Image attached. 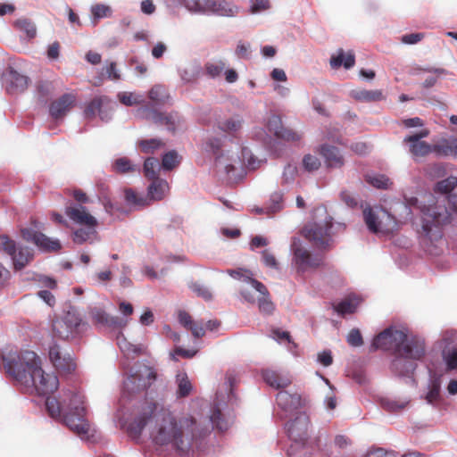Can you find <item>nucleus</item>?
I'll use <instances>...</instances> for the list:
<instances>
[{"label": "nucleus", "instance_id": "f257e3e1", "mask_svg": "<svg viewBox=\"0 0 457 457\" xmlns=\"http://www.w3.org/2000/svg\"><path fill=\"white\" fill-rule=\"evenodd\" d=\"M152 424L151 436L156 445H170L183 453H187L195 441L209 432L192 415L187 414L178 420L170 410L160 406L155 401L145 400L138 415L130 423L129 431L130 435L139 436L143 429Z\"/></svg>", "mask_w": 457, "mask_h": 457}, {"label": "nucleus", "instance_id": "f03ea898", "mask_svg": "<svg viewBox=\"0 0 457 457\" xmlns=\"http://www.w3.org/2000/svg\"><path fill=\"white\" fill-rule=\"evenodd\" d=\"M4 361L6 371L28 390L45 395L58 388L57 377L42 370L38 357L32 351L19 353L15 356L4 359Z\"/></svg>", "mask_w": 457, "mask_h": 457}, {"label": "nucleus", "instance_id": "7ed1b4c3", "mask_svg": "<svg viewBox=\"0 0 457 457\" xmlns=\"http://www.w3.org/2000/svg\"><path fill=\"white\" fill-rule=\"evenodd\" d=\"M371 347L393 351L395 355L420 360L426 353L425 341L418 336H408L404 331L388 328L376 336Z\"/></svg>", "mask_w": 457, "mask_h": 457}, {"label": "nucleus", "instance_id": "20e7f679", "mask_svg": "<svg viewBox=\"0 0 457 457\" xmlns=\"http://www.w3.org/2000/svg\"><path fill=\"white\" fill-rule=\"evenodd\" d=\"M421 212V233L429 240L442 237V228L450 224L457 212V195H448L435 204L423 206Z\"/></svg>", "mask_w": 457, "mask_h": 457}, {"label": "nucleus", "instance_id": "39448f33", "mask_svg": "<svg viewBox=\"0 0 457 457\" xmlns=\"http://www.w3.org/2000/svg\"><path fill=\"white\" fill-rule=\"evenodd\" d=\"M83 396L78 393H72L70 399L68 411H63L61 403L54 397H47L46 407L49 415L54 419L62 418L65 425L81 438L88 436L90 426L85 419L86 409L84 407Z\"/></svg>", "mask_w": 457, "mask_h": 457}, {"label": "nucleus", "instance_id": "423d86ee", "mask_svg": "<svg viewBox=\"0 0 457 457\" xmlns=\"http://www.w3.org/2000/svg\"><path fill=\"white\" fill-rule=\"evenodd\" d=\"M156 378L157 373L153 367L140 364L124 381V390L129 395L145 391L153 385Z\"/></svg>", "mask_w": 457, "mask_h": 457}, {"label": "nucleus", "instance_id": "0eeeda50", "mask_svg": "<svg viewBox=\"0 0 457 457\" xmlns=\"http://www.w3.org/2000/svg\"><path fill=\"white\" fill-rule=\"evenodd\" d=\"M82 320L78 312L72 309L68 311L63 317L53 321V331L61 339H68L75 337L79 332Z\"/></svg>", "mask_w": 457, "mask_h": 457}, {"label": "nucleus", "instance_id": "6e6552de", "mask_svg": "<svg viewBox=\"0 0 457 457\" xmlns=\"http://www.w3.org/2000/svg\"><path fill=\"white\" fill-rule=\"evenodd\" d=\"M139 115L145 120L151 121L157 125L165 126L166 129L174 132L177 126L179 125L181 118L178 112H158L148 105L142 106L138 109Z\"/></svg>", "mask_w": 457, "mask_h": 457}, {"label": "nucleus", "instance_id": "1a4fd4ad", "mask_svg": "<svg viewBox=\"0 0 457 457\" xmlns=\"http://www.w3.org/2000/svg\"><path fill=\"white\" fill-rule=\"evenodd\" d=\"M332 228V218L327 216L322 223L312 222L304 226L303 235L317 246L323 247L328 245Z\"/></svg>", "mask_w": 457, "mask_h": 457}, {"label": "nucleus", "instance_id": "9d476101", "mask_svg": "<svg viewBox=\"0 0 457 457\" xmlns=\"http://www.w3.org/2000/svg\"><path fill=\"white\" fill-rule=\"evenodd\" d=\"M291 248L298 272H304L308 269L318 268L323 262V257L321 255H312L307 249L301 245L298 239H294Z\"/></svg>", "mask_w": 457, "mask_h": 457}, {"label": "nucleus", "instance_id": "9b49d317", "mask_svg": "<svg viewBox=\"0 0 457 457\" xmlns=\"http://www.w3.org/2000/svg\"><path fill=\"white\" fill-rule=\"evenodd\" d=\"M49 359L60 373L70 374L76 370L77 365L71 354L56 344L49 348Z\"/></svg>", "mask_w": 457, "mask_h": 457}, {"label": "nucleus", "instance_id": "f8f14e48", "mask_svg": "<svg viewBox=\"0 0 457 457\" xmlns=\"http://www.w3.org/2000/svg\"><path fill=\"white\" fill-rule=\"evenodd\" d=\"M310 427V419L304 413H299L295 420L287 424V431L290 439L302 446L308 439V430Z\"/></svg>", "mask_w": 457, "mask_h": 457}, {"label": "nucleus", "instance_id": "ddd939ff", "mask_svg": "<svg viewBox=\"0 0 457 457\" xmlns=\"http://www.w3.org/2000/svg\"><path fill=\"white\" fill-rule=\"evenodd\" d=\"M112 112V103L106 96H96L87 104L84 114L86 118H95L96 114L99 115L103 121H108L111 119Z\"/></svg>", "mask_w": 457, "mask_h": 457}, {"label": "nucleus", "instance_id": "4468645a", "mask_svg": "<svg viewBox=\"0 0 457 457\" xmlns=\"http://www.w3.org/2000/svg\"><path fill=\"white\" fill-rule=\"evenodd\" d=\"M21 236L25 240L33 242L37 246L44 251L57 252L62 247L59 240L52 239L33 228H22Z\"/></svg>", "mask_w": 457, "mask_h": 457}, {"label": "nucleus", "instance_id": "2eb2a0df", "mask_svg": "<svg viewBox=\"0 0 457 457\" xmlns=\"http://www.w3.org/2000/svg\"><path fill=\"white\" fill-rule=\"evenodd\" d=\"M3 80L6 91L10 94H17L25 91L29 81L27 76L18 72L12 66H9L3 73Z\"/></svg>", "mask_w": 457, "mask_h": 457}, {"label": "nucleus", "instance_id": "dca6fc26", "mask_svg": "<svg viewBox=\"0 0 457 457\" xmlns=\"http://www.w3.org/2000/svg\"><path fill=\"white\" fill-rule=\"evenodd\" d=\"M65 214L74 223L81 226H97V220L81 204L66 206Z\"/></svg>", "mask_w": 457, "mask_h": 457}, {"label": "nucleus", "instance_id": "f3484780", "mask_svg": "<svg viewBox=\"0 0 457 457\" xmlns=\"http://www.w3.org/2000/svg\"><path fill=\"white\" fill-rule=\"evenodd\" d=\"M77 96L67 93L53 101L49 106V113L54 120L62 119L75 105Z\"/></svg>", "mask_w": 457, "mask_h": 457}, {"label": "nucleus", "instance_id": "a211bd4d", "mask_svg": "<svg viewBox=\"0 0 457 457\" xmlns=\"http://www.w3.org/2000/svg\"><path fill=\"white\" fill-rule=\"evenodd\" d=\"M251 285L261 294V297L258 299L260 312L264 315H271L275 311V304L270 300V293L265 285L256 279H253Z\"/></svg>", "mask_w": 457, "mask_h": 457}, {"label": "nucleus", "instance_id": "6ab92c4d", "mask_svg": "<svg viewBox=\"0 0 457 457\" xmlns=\"http://www.w3.org/2000/svg\"><path fill=\"white\" fill-rule=\"evenodd\" d=\"M277 403L285 411H294L302 406L301 395L295 393L281 390L277 394Z\"/></svg>", "mask_w": 457, "mask_h": 457}, {"label": "nucleus", "instance_id": "aec40b11", "mask_svg": "<svg viewBox=\"0 0 457 457\" xmlns=\"http://www.w3.org/2000/svg\"><path fill=\"white\" fill-rule=\"evenodd\" d=\"M244 125V119L239 114H235L218 122V129L233 137H237Z\"/></svg>", "mask_w": 457, "mask_h": 457}, {"label": "nucleus", "instance_id": "412c9836", "mask_svg": "<svg viewBox=\"0 0 457 457\" xmlns=\"http://www.w3.org/2000/svg\"><path fill=\"white\" fill-rule=\"evenodd\" d=\"M320 154L324 157L327 166L329 168H341L345 163L343 155L336 146L324 144L320 147Z\"/></svg>", "mask_w": 457, "mask_h": 457}, {"label": "nucleus", "instance_id": "4be33fe9", "mask_svg": "<svg viewBox=\"0 0 457 457\" xmlns=\"http://www.w3.org/2000/svg\"><path fill=\"white\" fill-rule=\"evenodd\" d=\"M238 8L225 0H209L207 12H212L220 16H234Z\"/></svg>", "mask_w": 457, "mask_h": 457}, {"label": "nucleus", "instance_id": "5701e85b", "mask_svg": "<svg viewBox=\"0 0 457 457\" xmlns=\"http://www.w3.org/2000/svg\"><path fill=\"white\" fill-rule=\"evenodd\" d=\"M403 142L409 144L410 153L415 157H424L433 153V145L418 140L416 137H406Z\"/></svg>", "mask_w": 457, "mask_h": 457}, {"label": "nucleus", "instance_id": "b1692460", "mask_svg": "<svg viewBox=\"0 0 457 457\" xmlns=\"http://www.w3.org/2000/svg\"><path fill=\"white\" fill-rule=\"evenodd\" d=\"M350 96L358 102L372 103L385 99L382 90L356 89L350 92Z\"/></svg>", "mask_w": 457, "mask_h": 457}, {"label": "nucleus", "instance_id": "393cba45", "mask_svg": "<svg viewBox=\"0 0 457 457\" xmlns=\"http://www.w3.org/2000/svg\"><path fill=\"white\" fill-rule=\"evenodd\" d=\"M262 378L269 386L276 389L285 388L292 383L290 378L271 370H263Z\"/></svg>", "mask_w": 457, "mask_h": 457}, {"label": "nucleus", "instance_id": "a878e982", "mask_svg": "<svg viewBox=\"0 0 457 457\" xmlns=\"http://www.w3.org/2000/svg\"><path fill=\"white\" fill-rule=\"evenodd\" d=\"M409 360L414 361L411 358L395 355L391 364L392 371L399 376H407L415 370L416 365Z\"/></svg>", "mask_w": 457, "mask_h": 457}, {"label": "nucleus", "instance_id": "bb28decb", "mask_svg": "<svg viewBox=\"0 0 457 457\" xmlns=\"http://www.w3.org/2000/svg\"><path fill=\"white\" fill-rule=\"evenodd\" d=\"M169 189V184L165 179H152V183L148 187V196L151 200L160 201L165 197Z\"/></svg>", "mask_w": 457, "mask_h": 457}, {"label": "nucleus", "instance_id": "cd10ccee", "mask_svg": "<svg viewBox=\"0 0 457 457\" xmlns=\"http://www.w3.org/2000/svg\"><path fill=\"white\" fill-rule=\"evenodd\" d=\"M355 63V58L353 52H348L346 55L343 49H339L337 55H333L330 59V65L334 69H337L342 65L345 69L352 68Z\"/></svg>", "mask_w": 457, "mask_h": 457}, {"label": "nucleus", "instance_id": "c85d7f7f", "mask_svg": "<svg viewBox=\"0 0 457 457\" xmlns=\"http://www.w3.org/2000/svg\"><path fill=\"white\" fill-rule=\"evenodd\" d=\"M363 219L370 232L378 233L384 231L378 215L370 206H366L363 209Z\"/></svg>", "mask_w": 457, "mask_h": 457}, {"label": "nucleus", "instance_id": "c756f323", "mask_svg": "<svg viewBox=\"0 0 457 457\" xmlns=\"http://www.w3.org/2000/svg\"><path fill=\"white\" fill-rule=\"evenodd\" d=\"M149 99L156 105H164L170 100V94L166 87L154 85L148 93Z\"/></svg>", "mask_w": 457, "mask_h": 457}, {"label": "nucleus", "instance_id": "7c9ffc66", "mask_svg": "<svg viewBox=\"0 0 457 457\" xmlns=\"http://www.w3.org/2000/svg\"><path fill=\"white\" fill-rule=\"evenodd\" d=\"M14 268L16 270L23 269L31 260L33 254L28 247L15 248V252L11 255Z\"/></svg>", "mask_w": 457, "mask_h": 457}, {"label": "nucleus", "instance_id": "2f4dec72", "mask_svg": "<svg viewBox=\"0 0 457 457\" xmlns=\"http://www.w3.org/2000/svg\"><path fill=\"white\" fill-rule=\"evenodd\" d=\"M97 226H84L76 229L72 234V240L75 244L81 245L91 240L96 236Z\"/></svg>", "mask_w": 457, "mask_h": 457}, {"label": "nucleus", "instance_id": "473e14b6", "mask_svg": "<svg viewBox=\"0 0 457 457\" xmlns=\"http://www.w3.org/2000/svg\"><path fill=\"white\" fill-rule=\"evenodd\" d=\"M453 148V138H442L433 145V153L437 156H452Z\"/></svg>", "mask_w": 457, "mask_h": 457}, {"label": "nucleus", "instance_id": "72a5a7b5", "mask_svg": "<svg viewBox=\"0 0 457 457\" xmlns=\"http://www.w3.org/2000/svg\"><path fill=\"white\" fill-rule=\"evenodd\" d=\"M226 62L222 60H212L204 64V74L209 78L215 79L219 77L224 69Z\"/></svg>", "mask_w": 457, "mask_h": 457}, {"label": "nucleus", "instance_id": "f704fd0d", "mask_svg": "<svg viewBox=\"0 0 457 457\" xmlns=\"http://www.w3.org/2000/svg\"><path fill=\"white\" fill-rule=\"evenodd\" d=\"M160 170V162L157 158L148 157L144 162V174L145 176L152 180L160 179L158 173Z\"/></svg>", "mask_w": 457, "mask_h": 457}, {"label": "nucleus", "instance_id": "c9c22d12", "mask_svg": "<svg viewBox=\"0 0 457 457\" xmlns=\"http://www.w3.org/2000/svg\"><path fill=\"white\" fill-rule=\"evenodd\" d=\"M360 301L358 298H351L347 297L337 305L334 306V309L337 312L341 315L353 313L359 304Z\"/></svg>", "mask_w": 457, "mask_h": 457}, {"label": "nucleus", "instance_id": "e433bc0d", "mask_svg": "<svg viewBox=\"0 0 457 457\" xmlns=\"http://www.w3.org/2000/svg\"><path fill=\"white\" fill-rule=\"evenodd\" d=\"M138 146L145 154H154L155 151L163 148L165 143L158 138L143 139L138 142Z\"/></svg>", "mask_w": 457, "mask_h": 457}, {"label": "nucleus", "instance_id": "4c0bfd02", "mask_svg": "<svg viewBox=\"0 0 457 457\" xmlns=\"http://www.w3.org/2000/svg\"><path fill=\"white\" fill-rule=\"evenodd\" d=\"M176 380L178 383V396L182 398L189 395L193 387L186 373H179L177 375Z\"/></svg>", "mask_w": 457, "mask_h": 457}, {"label": "nucleus", "instance_id": "58836bf2", "mask_svg": "<svg viewBox=\"0 0 457 457\" xmlns=\"http://www.w3.org/2000/svg\"><path fill=\"white\" fill-rule=\"evenodd\" d=\"M457 187V177L450 176L445 179L438 181L434 187L436 193L444 195L450 194Z\"/></svg>", "mask_w": 457, "mask_h": 457}, {"label": "nucleus", "instance_id": "ea45409f", "mask_svg": "<svg viewBox=\"0 0 457 457\" xmlns=\"http://www.w3.org/2000/svg\"><path fill=\"white\" fill-rule=\"evenodd\" d=\"M119 101L126 106H134L141 104L145 102L142 96L132 92H120L118 94Z\"/></svg>", "mask_w": 457, "mask_h": 457}, {"label": "nucleus", "instance_id": "a19ab883", "mask_svg": "<svg viewBox=\"0 0 457 457\" xmlns=\"http://www.w3.org/2000/svg\"><path fill=\"white\" fill-rule=\"evenodd\" d=\"M14 27L26 33L28 37L33 38L36 36L37 29L35 24L27 18H21L14 21Z\"/></svg>", "mask_w": 457, "mask_h": 457}, {"label": "nucleus", "instance_id": "79ce46f5", "mask_svg": "<svg viewBox=\"0 0 457 457\" xmlns=\"http://www.w3.org/2000/svg\"><path fill=\"white\" fill-rule=\"evenodd\" d=\"M93 322L102 325H114V318H111L107 313L100 308H94L90 312Z\"/></svg>", "mask_w": 457, "mask_h": 457}, {"label": "nucleus", "instance_id": "37998d69", "mask_svg": "<svg viewBox=\"0 0 457 457\" xmlns=\"http://www.w3.org/2000/svg\"><path fill=\"white\" fill-rule=\"evenodd\" d=\"M365 180L367 183L378 189H387L392 184L390 179L385 175H367Z\"/></svg>", "mask_w": 457, "mask_h": 457}, {"label": "nucleus", "instance_id": "c03bdc74", "mask_svg": "<svg viewBox=\"0 0 457 457\" xmlns=\"http://www.w3.org/2000/svg\"><path fill=\"white\" fill-rule=\"evenodd\" d=\"M283 208V194L281 192H274L271 194L270 203L265 209L267 212H277Z\"/></svg>", "mask_w": 457, "mask_h": 457}, {"label": "nucleus", "instance_id": "a18cd8bd", "mask_svg": "<svg viewBox=\"0 0 457 457\" xmlns=\"http://www.w3.org/2000/svg\"><path fill=\"white\" fill-rule=\"evenodd\" d=\"M180 160L176 151L172 150L162 156V167L166 170H170L179 165Z\"/></svg>", "mask_w": 457, "mask_h": 457}, {"label": "nucleus", "instance_id": "49530a36", "mask_svg": "<svg viewBox=\"0 0 457 457\" xmlns=\"http://www.w3.org/2000/svg\"><path fill=\"white\" fill-rule=\"evenodd\" d=\"M209 0H183L185 7L194 12H207Z\"/></svg>", "mask_w": 457, "mask_h": 457}, {"label": "nucleus", "instance_id": "de8ad7c7", "mask_svg": "<svg viewBox=\"0 0 457 457\" xmlns=\"http://www.w3.org/2000/svg\"><path fill=\"white\" fill-rule=\"evenodd\" d=\"M201 73V67L199 65H193L186 68L180 71V77L185 82L195 81Z\"/></svg>", "mask_w": 457, "mask_h": 457}, {"label": "nucleus", "instance_id": "09e8293b", "mask_svg": "<svg viewBox=\"0 0 457 457\" xmlns=\"http://www.w3.org/2000/svg\"><path fill=\"white\" fill-rule=\"evenodd\" d=\"M114 169L119 173H127L137 170L136 166H134L127 157L117 159L114 162Z\"/></svg>", "mask_w": 457, "mask_h": 457}, {"label": "nucleus", "instance_id": "8fccbe9b", "mask_svg": "<svg viewBox=\"0 0 457 457\" xmlns=\"http://www.w3.org/2000/svg\"><path fill=\"white\" fill-rule=\"evenodd\" d=\"M118 345L121 352L128 356L134 357L140 353V348L128 342L126 338H118Z\"/></svg>", "mask_w": 457, "mask_h": 457}, {"label": "nucleus", "instance_id": "3c124183", "mask_svg": "<svg viewBox=\"0 0 457 457\" xmlns=\"http://www.w3.org/2000/svg\"><path fill=\"white\" fill-rule=\"evenodd\" d=\"M210 420L212 422V428H216L220 431L227 429V423L224 421L222 418V413L220 410L213 409L210 416Z\"/></svg>", "mask_w": 457, "mask_h": 457}, {"label": "nucleus", "instance_id": "603ef678", "mask_svg": "<svg viewBox=\"0 0 457 457\" xmlns=\"http://www.w3.org/2000/svg\"><path fill=\"white\" fill-rule=\"evenodd\" d=\"M407 403L399 402L388 398L381 400V406L387 411L396 412L403 410L406 406Z\"/></svg>", "mask_w": 457, "mask_h": 457}, {"label": "nucleus", "instance_id": "864d4df0", "mask_svg": "<svg viewBox=\"0 0 457 457\" xmlns=\"http://www.w3.org/2000/svg\"><path fill=\"white\" fill-rule=\"evenodd\" d=\"M97 188L99 191V199L103 202L105 209L112 208V203L109 197V187L102 181L97 183Z\"/></svg>", "mask_w": 457, "mask_h": 457}, {"label": "nucleus", "instance_id": "5fc2aeb1", "mask_svg": "<svg viewBox=\"0 0 457 457\" xmlns=\"http://www.w3.org/2000/svg\"><path fill=\"white\" fill-rule=\"evenodd\" d=\"M303 166L305 170L312 172L317 170L320 167V162L318 157L306 154L303 159Z\"/></svg>", "mask_w": 457, "mask_h": 457}, {"label": "nucleus", "instance_id": "6e6d98bb", "mask_svg": "<svg viewBox=\"0 0 457 457\" xmlns=\"http://www.w3.org/2000/svg\"><path fill=\"white\" fill-rule=\"evenodd\" d=\"M227 272L233 278L240 279V280H243V281L250 283V284H251V281L253 279L251 277L252 276L251 272L249 270L242 269V268H238L236 270H228Z\"/></svg>", "mask_w": 457, "mask_h": 457}, {"label": "nucleus", "instance_id": "4d7b16f0", "mask_svg": "<svg viewBox=\"0 0 457 457\" xmlns=\"http://www.w3.org/2000/svg\"><path fill=\"white\" fill-rule=\"evenodd\" d=\"M444 360L448 370L457 369V345L453 347L448 353H444Z\"/></svg>", "mask_w": 457, "mask_h": 457}, {"label": "nucleus", "instance_id": "13d9d810", "mask_svg": "<svg viewBox=\"0 0 457 457\" xmlns=\"http://www.w3.org/2000/svg\"><path fill=\"white\" fill-rule=\"evenodd\" d=\"M278 138H281L287 141H299L302 137L300 134L294 131L291 129L282 128L279 132L276 135Z\"/></svg>", "mask_w": 457, "mask_h": 457}, {"label": "nucleus", "instance_id": "bf43d9fd", "mask_svg": "<svg viewBox=\"0 0 457 457\" xmlns=\"http://www.w3.org/2000/svg\"><path fill=\"white\" fill-rule=\"evenodd\" d=\"M15 242L10 239L7 236H0V250L6 253L8 255H12L15 252Z\"/></svg>", "mask_w": 457, "mask_h": 457}, {"label": "nucleus", "instance_id": "052dcab7", "mask_svg": "<svg viewBox=\"0 0 457 457\" xmlns=\"http://www.w3.org/2000/svg\"><path fill=\"white\" fill-rule=\"evenodd\" d=\"M208 146L216 155V159L218 162H220V158L222 157L221 147H222V139L220 137H212L207 142Z\"/></svg>", "mask_w": 457, "mask_h": 457}, {"label": "nucleus", "instance_id": "680f3d73", "mask_svg": "<svg viewBox=\"0 0 457 457\" xmlns=\"http://www.w3.org/2000/svg\"><path fill=\"white\" fill-rule=\"evenodd\" d=\"M189 287L193 292H195L198 296L202 297L205 301H210L212 298V295L210 290L198 283H191Z\"/></svg>", "mask_w": 457, "mask_h": 457}, {"label": "nucleus", "instance_id": "e2e57ef3", "mask_svg": "<svg viewBox=\"0 0 457 457\" xmlns=\"http://www.w3.org/2000/svg\"><path fill=\"white\" fill-rule=\"evenodd\" d=\"M250 12L257 13L270 8V0H250Z\"/></svg>", "mask_w": 457, "mask_h": 457}, {"label": "nucleus", "instance_id": "0e129e2a", "mask_svg": "<svg viewBox=\"0 0 457 457\" xmlns=\"http://www.w3.org/2000/svg\"><path fill=\"white\" fill-rule=\"evenodd\" d=\"M125 199L128 203L137 205V206H144L146 204V199H144L143 197H139L135 191L132 189H126L125 190Z\"/></svg>", "mask_w": 457, "mask_h": 457}, {"label": "nucleus", "instance_id": "69168bd1", "mask_svg": "<svg viewBox=\"0 0 457 457\" xmlns=\"http://www.w3.org/2000/svg\"><path fill=\"white\" fill-rule=\"evenodd\" d=\"M267 126L269 130L276 136L283 128L281 118L276 114L271 115L268 120Z\"/></svg>", "mask_w": 457, "mask_h": 457}, {"label": "nucleus", "instance_id": "338daca9", "mask_svg": "<svg viewBox=\"0 0 457 457\" xmlns=\"http://www.w3.org/2000/svg\"><path fill=\"white\" fill-rule=\"evenodd\" d=\"M347 343L354 347L361 346L363 344L362 337L359 329H352L347 336Z\"/></svg>", "mask_w": 457, "mask_h": 457}, {"label": "nucleus", "instance_id": "774afa93", "mask_svg": "<svg viewBox=\"0 0 457 457\" xmlns=\"http://www.w3.org/2000/svg\"><path fill=\"white\" fill-rule=\"evenodd\" d=\"M92 13L95 18L101 19L110 16L112 10L108 5L96 4L92 7Z\"/></svg>", "mask_w": 457, "mask_h": 457}]
</instances>
